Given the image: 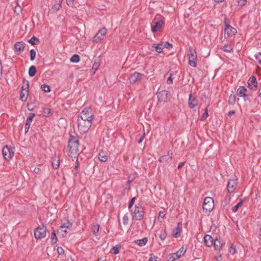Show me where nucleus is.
I'll return each instance as SVG.
<instances>
[{"instance_id": "obj_20", "label": "nucleus", "mask_w": 261, "mask_h": 261, "mask_svg": "<svg viewBox=\"0 0 261 261\" xmlns=\"http://www.w3.org/2000/svg\"><path fill=\"white\" fill-rule=\"evenodd\" d=\"M188 104L190 108L193 109L198 105V100L195 97H193L192 95H189Z\"/></svg>"}, {"instance_id": "obj_24", "label": "nucleus", "mask_w": 261, "mask_h": 261, "mask_svg": "<svg viewBox=\"0 0 261 261\" xmlns=\"http://www.w3.org/2000/svg\"><path fill=\"white\" fill-rule=\"evenodd\" d=\"M67 228L61 225L58 229L57 233L62 237H65L67 233Z\"/></svg>"}, {"instance_id": "obj_55", "label": "nucleus", "mask_w": 261, "mask_h": 261, "mask_svg": "<svg viewBox=\"0 0 261 261\" xmlns=\"http://www.w3.org/2000/svg\"><path fill=\"white\" fill-rule=\"evenodd\" d=\"M159 217L164 218L165 216V213L164 211H160L159 213Z\"/></svg>"}, {"instance_id": "obj_14", "label": "nucleus", "mask_w": 261, "mask_h": 261, "mask_svg": "<svg viewBox=\"0 0 261 261\" xmlns=\"http://www.w3.org/2000/svg\"><path fill=\"white\" fill-rule=\"evenodd\" d=\"M248 87L252 90L255 91L257 87V82L254 76H251L248 81Z\"/></svg>"}, {"instance_id": "obj_46", "label": "nucleus", "mask_w": 261, "mask_h": 261, "mask_svg": "<svg viewBox=\"0 0 261 261\" xmlns=\"http://www.w3.org/2000/svg\"><path fill=\"white\" fill-rule=\"evenodd\" d=\"M254 57L258 63L261 65V54L257 53L255 55Z\"/></svg>"}, {"instance_id": "obj_53", "label": "nucleus", "mask_w": 261, "mask_h": 261, "mask_svg": "<svg viewBox=\"0 0 261 261\" xmlns=\"http://www.w3.org/2000/svg\"><path fill=\"white\" fill-rule=\"evenodd\" d=\"M238 5L241 6H243L246 5V0H239L238 1Z\"/></svg>"}, {"instance_id": "obj_62", "label": "nucleus", "mask_w": 261, "mask_h": 261, "mask_svg": "<svg viewBox=\"0 0 261 261\" xmlns=\"http://www.w3.org/2000/svg\"><path fill=\"white\" fill-rule=\"evenodd\" d=\"M2 69H3L2 64L1 61H0V77L2 75Z\"/></svg>"}, {"instance_id": "obj_5", "label": "nucleus", "mask_w": 261, "mask_h": 261, "mask_svg": "<svg viewBox=\"0 0 261 261\" xmlns=\"http://www.w3.org/2000/svg\"><path fill=\"white\" fill-rule=\"evenodd\" d=\"M214 207V202L212 198L206 197L204 198L203 204V210L205 212H210Z\"/></svg>"}, {"instance_id": "obj_11", "label": "nucleus", "mask_w": 261, "mask_h": 261, "mask_svg": "<svg viewBox=\"0 0 261 261\" xmlns=\"http://www.w3.org/2000/svg\"><path fill=\"white\" fill-rule=\"evenodd\" d=\"M106 28H103L99 30L93 38V41L95 43L100 42L107 33Z\"/></svg>"}, {"instance_id": "obj_2", "label": "nucleus", "mask_w": 261, "mask_h": 261, "mask_svg": "<svg viewBox=\"0 0 261 261\" xmlns=\"http://www.w3.org/2000/svg\"><path fill=\"white\" fill-rule=\"evenodd\" d=\"M94 118V114L90 107L85 108L79 115L77 117L78 120H83L84 122L89 121L92 124V121Z\"/></svg>"}, {"instance_id": "obj_31", "label": "nucleus", "mask_w": 261, "mask_h": 261, "mask_svg": "<svg viewBox=\"0 0 261 261\" xmlns=\"http://www.w3.org/2000/svg\"><path fill=\"white\" fill-rule=\"evenodd\" d=\"M236 97L234 94H230L228 98V103L231 105H234L236 102Z\"/></svg>"}, {"instance_id": "obj_36", "label": "nucleus", "mask_w": 261, "mask_h": 261, "mask_svg": "<svg viewBox=\"0 0 261 261\" xmlns=\"http://www.w3.org/2000/svg\"><path fill=\"white\" fill-rule=\"evenodd\" d=\"M167 237V232L165 229H162L160 231L159 238L162 240H164Z\"/></svg>"}, {"instance_id": "obj_45", "label": "nucleus", "mask_w": 261, "mask_h": 261, "mask_svg": "<svg viewBox=\"0 0 261 261\" xmlns=\"http://www.w3.org/2000/svg\"><path fill=\"white\" fill-rule=\"evenodd\" d=\"M208 116V110H207V108H206L205 111L201 116L200 119L202 121H204V120H206V119L207 118Z\"/></svg>"}, {"instance_id": "obj_40", "label": "nucleus", "mask_w": 261, "mask_h": 261, "mask_svg": "<svg viewBox=\"0 0 261 261\" xmlns=\"http://www.w3.org/2000/svg\"><path fill=\"white\" fill-rule=\"evenodd\" d=\"M228 251L231 254H234L236 253V246L233 244H231L229 248Z\"/></svg>"}, {"instance_id": "obj_56", "label": "nucleus", "mask_w": 261, "mask_h": 261, "mask_svg": "<svg viewBox=\"0 0 261 261\" xmlns=\"http://www.w3.org/2000/svg\"><path fill=\"white\" fill-rule=\"evenodd\" d=\"M122 220H123V224H127V220H128L127 217L126 216H125V215L123 217Z\"/></svg>"}, {"instance_id": "obj_50", "label": "nucleus", "mask_w": 261, "mask_h": 261, "mask_svg": "<svg viewBox=\"0 0 261 261\" xmlns=\"http://www.w3.org/2000/svg\"><path fill=\"white\" fill-rule=\"evenodd\" d=\"M62 225L64 227L66 228L67 229H68L72 226V223L68 221L66 223H63V224H62Z\"/></svg>"}, {"instance_id": "obj_42", "label": "nucleus", "mask_w": 261, "mask_h": 261, "mask_svg": "<svg viewBox=\"0 0 261 261\" xmlns=\"http://www.w3.org/2000/svg\"><path fill=\"white\" fill-rule=\"evenodd\" d=\"M22 11V8L17 3L16 6L14 7V12L16 13L17 15H19Z\"/></svg>"}, {"instance_id": "obj_34", "label": "nucleus", "mask_w": 261, "mask_h": 261, "mask_svg": "<svg viewBox=\"0 0 261 261\" xmlns=\"http://www.w3.org/2000/svg\"><path fill=\"white\" fill-rule=\"evenodd\" d=\"M61 8V4L60 3H57L56 4H54L51 6V10L54 12H57L60 10V9Z\"/></svg>"}, {"instance_id": "obj_58", "label": "nucleus", "mask_w": 261, "mask_h": 261, "mask_svg": "<svg viewBox=\"0 0 261 261\" xmlns=\"http://www.w3.org/2000/svg\"><path fill=\"white\" fill-rule=\"evenodd\" d=\"M30 125L31 124H28L27 125V123H25V127H24V129H25V133L28 132L29 129V128H30Z\"/></svg>"}, {"instance_id": "obj_12", "label": "nucleus", "mask_w": 261, "mask_h": 261, "mask_svg": "<svg viewBox=\"0 0 261 261\" xmlns=\"http://www.w3.org/2000/svg\"><path fill=\"white\" fill-rule=\"evenodd\" d=\"M29 95V82H27L26 86H22L20 94V99L22 101H26Z\"/></svg>"}, {"instance_id": "obj_35", "label": "nucleus", "mask_w": 261, "mask_h": 261, "mask_svg": "<svg viewBox=\"0 0 261 261\" xmlns=\"http://www.w3.org/2000/svg\"><path fill=\"white\" fill-rule=\"evenodd\" d=\"M41 89L44 92H49L51 91L50 87L48 85L46 84H42L41 86Z\"/></svg>"}, {"instance_id": "obj_43", "label": "nucleus", "mask_w": 261, "mask_h": 261, "mask_svg": "<svg viewBox=\"0 0 261 261\" xmlns=\"http://www.w3.org/2000/svg\"><path fill=\"white\" fill-rule=\"evenodd\" d=\"M51 113V110L49 108H44L43 110L42 114L44 116H48Z\"/></svg>"}, {"instance_id": "obj_25", "label": "nucleus", "mask_w": 261, "mask_h": 261, "mask_svg": "<svg viewBox=\"0 0 261 261\" xmlns=\"http://www.w3.org/2000/svg\"><path fill=\"white\" fill-rule=\"evenodd\" d=\"M99 66H100L99 61L97 60H95L94 61V63L92 66V69H91L90 72L93 74L95 73V71L99 68Z\"/></svg>"}, {"instance_id": "obj_27", "label": "nucleus", "mask_w": 261, "mask_h": 261, "mask_svg": "<svg viewBox=\"0 0 261 261\" xmlns=\"http://www.w3.org/2000/svg\"><path fill=\"white\" fill-rule=\"evenodd\" d=\"M60 165V159L57 158H55L52 161V165L54 169H57Z\"/></svg>"}, {"instance_id": "obj_26", "label": "nucleus", "mask_w": 261, "mask_h": 261, "mask_svg": "<svg viewBox=\"0 0 261 261\" xmlns=\"http://www.w3.org/2000/svg\"><path fill=\"white\" fill-rule=\"evenodd\" d=\"M98 159L101 162H106L108 160L107 153L104 152H100L98 154Z\"/></svg>"}, {"instance_id": "obj_52", "label": "nucleus", "mask_w": 261, "mask_h": 261, "mask_svg": "<svg viewBox=\"0 0 261 261\" xmlns=\"http://www.w3.org/2000/svg\"><path fill=\"white\" fill-rule=\"evenodd\" d=\"M75 0H66L67 5L71 7L74 6V2Z\"/></svg>"}, {"instance_id": "obj_49", "label": "nucleus", "mask_w": 261, "mask_h": 261, "mask_svg": "<svg viewBox=\"0 0 261 261\" xmlns=\"http://www.w3.org/2000/svg\"><path fill=\"white\" fill-rule=\"evenodd\" d=\"M135 200H136L135 197H134L131 199V200H130L129 203L128 204V209L130 210L133 207Z\"/></svg>"}, {"instance_id": "obj_28", "label": "nucleus", "mask_w": 261, "mask_h": 261, "mask_svg": "<svg viewBox=\"0 0 261 261\" xmlns=\"http://www.w3.org/2000/svg\"><path fill=\"white\" fill-rule=\"evenodd\" d=\"M36 72V67L34 65L31 66L29 69V75L32 77L34 76Z\"/></svg>"}, {"instance_id": "obj_41", "label": "nucleus", "mask_w": 261, "mask_h": 261, "mask_svg": "<svg viewBox=\"0 0 261 261\" xmlns=\"http://www.w3.org/2000/svg\"><path fill=\"white\" fill-rule=\"evenodd\" d=\"M70 61L72 63H78L80 61V57L77 55H74L70 58Z\"/></svg>"}, {"instance_id": "obj_30", "label": "nucleus", "mask_w": 261, "mask_h": 261, "mask_svg": "<svg viewBox=\"0 0 261 261\" xmlns=\"http://www.w3.org/2000/svg\"><path fill=\"white\" fill-rule=\"evenodd\" d=\"M173 234L175 238H178L180 234V228L179 227V224L178 226L173 230Z\"/></svg>"}, {"instance_id": "obj_39", "label": "nucleus", "mask_w": 261, "mask_h": 261, "mask_svg": "<svg viewBox=\"0 0 261 261\" xmlns=\"http://www.w3.org/2000/svg\"><path fill=\"white\" fill-rule=\"evenodd\" d=\"M163 44V49L167 48L168 49H170L172 48V44L168 42H161Z\"/></svg>"}, {"instance_id": "obj_22", "label": "nucleus", "mask_w": 261, "mask_h": 261, "mask_svg": "<svg viewBox=\"0 0 261 261\" xmlns=\"http://www.w3.org/2000/svg\"><path fill=\"white\" fill-rule=\"evenodd\" d=\"M214 245L216 250L220 251L223 245V242L221 239H216L214 241Z\"/></svg>"}, {"instance_id": "obj_13", "label": "nucleus", "mask_w": 261, "mask_h": 261, "mask_svg": "<svg viewBox=\"0 0 261 261\" xmlns=\"http://www.w3.org/2000/svg\"><path fill=\"white\" fill-rule=\"evenodd\" d=\"M247 89L244 86H240L237 90V95L240 97H243L244 101L248 99V95L246 94Z\"/></svg>"}, {"instance_id": "obj_54", "label": "nucleus", "mask_w": 261, "mask_h": 261, "mask_svg": "<svg viewBox=\"0 0 261 261\" xmlns=\"http://www.w3.org/2000/svg\"><path fill=\"white\" fill-rule=\"evenodd\" d=\"M57 251H58V253H59V254H60V255L63 254L64 253V251L63 249L61 247H58L57 248Z\"/></svg>"}, {"instance_id": "obj_61", "label": "nucleus", "mask_w": 261, "mask_h": 261, "mask_svg": "<svg viewBox=\"0 0 261 261\" xmlns=\"http://www.w3.org/2000/svg\"><path fill=\"white\" fill-rule=\"evenodd\" d=\"M184 164H185V162L179 163L177 166V168L179 169H181L182 167V166H184Z\"/></svg>"}, {"instance_id": "obj_21", "label": "nucleus", "mask_w": 261, "mask_h": 261, "mask_svg": "<svg viewBox=\"0 0 261 261\" xmlns=\"http://www.w3.org/2000/svg\"><path fill=\"white\" fill-rule=\"evenodd\" d=\"M204 242L207 247H211L213 244V239L211 236L206 234L203 238Z\"/></svg>"}, {"instance_id": "obj_19", "label": "nucleus", "mask_w": 261, "mask_h": 261, "mask_svg": "<svg viewBox=\"0 0 261 261\" xmlns=\"http://www.w3.org/2000/svg\"><path fill=\"white\" fill-rule=\"evenodd\" d=\"M150 50L152 51H155L158 54H160L163 50V44L161 42L158 44H153L150 47Z\"/></svg>"}, {"instance_id": "obj_33", "label": "nucleus", "mask_w": 261, "mask_h": 261, "mask_svg": "<svg viewBox=\"0 0 261 261\" xmlns=\"http://www.w3.org/2000/svg\"><path fill=\"white\" fill-rule=\"evenodd\" d=\"M99 226L98 224H96L92 225V230L95 236H97L99 231Z\"/></svg>"}, {"instance_id": "obj_9", "label": "nucleus", "mask_w": 261, "mask_h": 261, "mask_svg": "<svg viewBox=\"0 0 261 261\" xmlns=\"http://www.w3.org/2000/svg\"><path fill=\"white\" fill-rule=\"evenodd\" d=\"M46 234V228L44 226H39L34 231V236L36 239H41L44 238Z\"/></svg>"}, {"instance_id": "obj_38", "label": "nucleus", "mask_w": 261, "mask_h": 261, "mask_svg": "<svg viewBox=\"0 0 261 261\" xmlns=\"http://www.w3.org/2000/svg\"><path fill=\"white\" fill-rule=\"evenodd\" d=\"M35 116L34 113H30L29 116L27 117L26 120V123L28 125V124H31L34 117Z\"/></svg>"}, {"instance_id": "obj_51", "label": "nucleus", "mask_w": 261, "mask_h": 261, "mask_svg": "<svg viewBox=\"0 0 261 261\" xmlns=\"http://www.w3.org/2000/svg\"><path fill=\"white\" fill-rule=\"evenodd\" d=\"M51 241L53 243H56L57 242V237L55 231L52 232Z\"/></svg>"}, {"instance_id": "obj_1", "label": "nucleus", "mask_w": 261, "mask_h": 261, "mask_svg": "<svg viewBox=\"0 0 261 261\" xmlns=\"http://www.w3.org/2000/svg\"><path fill=\"white\" fill-rule=\"evenodd\" d=\"M79 142L75 137L70 136L68 142L67 154L72 158H77L79 154Z\"/></svg>"}, {"instance_id": "obj_16", "label": "nucleus", "mask_w": 261, "mask_h": 261, "mask_svg": "<svg viewBox=\"0 0 261 261\" xmlns=\"http://www.w3.org/2000/svg\"><path fill=\"white\" fill-rule=\"evenodd\" d=\"M25 46V44L22 41L16 42L14 45L15 52L17 54H19L24 50Z\"/></svg>"}, {"instance_id": "obj_47", "label": "nucleus", "mask_w": 261, "mask_h": 261, "mask_svg": "<svg viewBox=\"0 0 261 261\" xmlns=\"http://www.w3.org/2000/svg\"><path fill=\"white\" fill-rule=\"evenodd\" d=\"M111 252L114 253V254H118L119 252V247H117V246L113 247L112 249V251H111Z\"/></svg>"}, {"instance_id": "obj_60", "label": "nucleus", "mask_w": 261, "mask_h": 261, "mask_svg": "<svg viewBox=\"0 0 261 261\" xmlns=\"http://www.w3.org/2000/svg\"><path fill=\"white\" fill-rule=\"evenodd\" d=\"M167 83L169 84L172 83V79L171 78V75L168 78V79L167 80Z\"/></svg>"}, {"instance_id": "obj_18", "label": "nucleus", "mask_w": 261, "mask_h": 261, "mask_svg": "<svg viewBox=\"0 0 261 261\" xmlns=\"http://www.w3.org/2000/svg\"><path fill=\"white\" fill-rule=\"evenodd\" d=\"M3 155L6 160L9 161L13 154V152H11L8 146H5L2 150Z\"/></svg>"}, {"instance_id": "obj_17", "label": "nucleus", "mask_w": 261, "mask_h": 261, "mask_svg": "<svg viewBox=\"0 0 261 261\" xmlns=\"http://www.w3.org/2000/svg\"><path fill=\"white\" fill-rule=\"evenodd\" d=\"M142 75L139 72H135L129 77V81L130 83L134 84L137 81H140L142 79Z\"/></svg>"}, {"instance_id": "obj_64", "label": "nucleus", "mask_w": 261, "mask_h": 261, "mask_svg": "<svg viewBox=\"0 0 261 261\" xmlns=\"http://www.w3.org/2000/svg\"><path fill=\"white\" fill-rule=\"evenodd\" d=\"M234 113H235L234 111H231L228 112V115L230 116L232 115L233 114H234Z\"/></svg>"}, {"instance_id": "obj_4", "label": "nucleus", "mask_w": 261, "mask_h": 261, "mask_svg": "<svg viewBox=\"0 0 261 261\" xmlns=\"http://www.w3.org/2000/svg\"><path fill=\"white\" fill-rule=\"evenodd\" d=\"M78 130L81 134H85L88 131L92 124L89 121L84 122L83 120H77Z\"/></svg>"}, {"instance_id": "obj_7", "label": "nucleus", "mask_w": 261, "mask_h": 261, "mask_svg": "<svg viewBox=\"0 0 261 261\" xmlns=\"http://www.w3.org/2000/svg\"><path fill=\"white\" fill-rule=\"evenodd\" d=\"M164 24V21L162 19L155 18L151 26V31L153 33L160 31Z\"/></svg>"}, {"instance_id": "obj_44", "label": "nucleus", "mask_w": 261, "mask_h": 261, "mask_svg": "<svg viewBox=\"0 0 261 261\" xmlns=\"http://www.w3.org/2000/svg\"><path fill=\"white\" fill-rule=\"evenodd\" d=\"M30 60L31 61H33L36 57V51L34 49H32L30 50Z\"/></svg>"}, {"instance_id": "obj_59", "label": "nucleus", "mask_w": 261, "mask_h": 261, "mask_svg": "<svg viewBox=\"0 0 261 261\" xmlns=\"http://www.w3.org/2000/svg\"><path fill=\"white\" fill-rule=\"evenodd\" d=\"M148 261H157V260L154 255H151Z\"/></svg>"}, {"instance_id": "obj_23", "label": "nucleus", "mask_w": 261, "mask_h": 261, "mask_svg": "<svg viewBox=\"0 0 261 261\" xmlns=\"http://www.w3.org/2000/svg\"><path fill=\"white\" fill-rule=\"evenodd\" d=\"M148 242V239L145 237L142 239L137 240L134 241V243L140 247L145 246Z\"/></svg>"}, {"instance_id": "obj_57", "label": "nucleus", "mask_w": 261, "mask_h": 261, "mask_svg": "<svg viewBox=\"0 0 261 261\" xmlns=\"http://www.w3.org/2000/svg\"><path fill=\"white\" fill-rule=\"evenodd\" d=\"M144 137H145V134L144 133L143 135L141 137L140 139L138 140V143L140 144V143H142L144 139Z\"/></svg>"}, {"instance_id": "obj_15", "label": "nucleus", "mask_w": 261, "mask_h": 261, "mask_svg": "<svg viewBox=\"0 0 261 261\" xmlns=\"http://www.w3.org/2000/svg\"><path fill=\"white\" fill-rule=\"evenodd\" d=\"M237 33L236 29L232 28L228 24H226L225 28V36L227 37L233 36Z\"/></svg>"}, {"instance_id": "obj_63", "label": "nucleus", "mask_w": 261, "mask_h": 261, "mask_svg": "<svg viewBox=\"0 0 261 261\" xmlns=\"http://www.w3.org/2000/svg\"><path fill=\"white\" fill-rule=\"evenodd\" d=\"M73 171V172H74V173L75 174L77 173V172H78V168H77V166H75L74 167V168Z\"/></svg>"}, {"instance_id": "obj_6", "label": "nucleus", "mask_w": 261, "mask_h": 261, "mask_svg": "<svg viewBox=\"0 0 261 261\" xmlns=\"http://www.w3.org/2000/svg\"><path fill=\"white\" fill-rule=\"evenodd\" d=\"M188 57L189 64L193 67H196L197 66V53L192 47H189Z\"/></svg>"}, {"instance_id": "obj_48", "label": "nucleus", "mask_w": 261, "mask_h": 261, "mask_svg": "<svg viewBox=\"0 0 261 261\" xmlns=\"http://www.w3.org/2000/svg\"><path fill=\"white\" fill-rule=\"evenodd\" d=\"M35 41H39V40L38 38H37L36 37H35V36H33L32 37L31 39H30L28 41V42L31 44L32 45H34L35 44Z\"/></svg>"}, {"instance_id": "obj_3", "label": "nucleus", "mask_w": 261, "mask_h": 261, "mask_svg": "<svg viewBox=\"0 0 261 261\" xmlns=\"http://www.w3.org/2000/svg\"><path fill=\"white\" fill-rule=\"evenodd\" d=\"M132 215L134 219L137 220H141L144 216V208L140 204L135 205L134 211L131 210Z\"/></svg>"}, {"instance_id": "obj_29", "label": "nucleus", "mask_w": 261, "mask_h": 261, "mask_svg": "<svg viewBox=\"0 0 261 261\" xmlns=\"http://www.w3.org/2000/svg\"><path fill=\"white\" fill-rule=\"evenodd\" d=\"M171 158H172V156L170 155H169V154L168 153L167 155H163V156H161L159 159V161L160 162L164 163V162H167L170 159H171Z\"/></svg>"}, {"instance_id": "obj_37", "label": "nucleus", "mask_w": 261, "mask_h": 261, "mask_svg": "<svg viewBox=\"0 0 261 261\" xmlns=\"http://www.w3.org/2000/svg\"><path fill=\"white\" fill-rule=\"evenodd\" d=\"M243 203V200H241L240 201L238 204H237L236 205H234V206L232 207V211L233 213L237 212V211L238 210L239 208L242 205Z\"/></svg>"}, {"instance_id": "obj_10", "label": "nucleus", "mask_w": 261, "mask_h": 261, "mask_svg": "<svg viewBox=\"0 0 261 261\" xmlns=\"http://www.w3.org/2000/svg\"><path fill=\"white\" fill-rule=\"evenodd\" d=\"M186 251V249L184 246H182L175 253H172L170 255V256L169 257V260L170 261H174V260L179 258L182 255H184Z\"/></svg>"}, {"instance_id": "obj_32", "label": "nucleus", "mask_w": 261, "mask_h": 261, "mask_svg": "<svg viewBox=\"0 0 261 261\" xmlns=\"http://www.w3.org/2000/svg\"><path fill=\"white\" fill-rule=\"evenodd\" d=\"M223 49L227 53H231L233 51V47L231 45L226 44L223 46Z\"/></svg>"}, {"instance_id": "obj_8", "label": "nucleus", "mask_w": 261, "mask_h": 261, "mask_svg": "<svg viewBox=\"0 0 261 261\" xmlns=\"http://www.w3.org/2000/svg\"><path fill=\"white\" fill-rule=\"evenodd\" d=\"M237 181L238 179L236 176H233L232 178L229 179L227 185V189L229 196L235 191L237 186Z\"/></svg>"}]
</instances>
